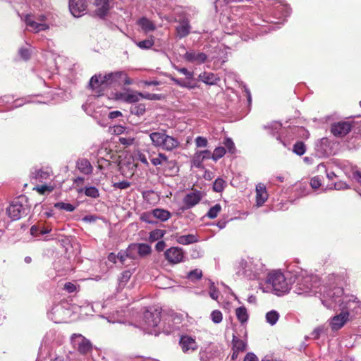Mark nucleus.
<instances>
[{
  "label": "nucleus",
  "instance_id": "8fccbe9b",
  "mask_svg": "<svg viewBox=\"0 0 361 361\" xmlns=\"http://www.w3.org/2000/svg\"><path fill=\"white\" fill-rule=\"evenodd\" d=\"M202 276V271L199 269L190 271L188 274V278L191 281L199 280Z\"/></svg>",
  "mask_w": 361,
  "mask_h": 361
},
{
  "label": "nucleus",
  "instance_id": "a19ab883",
  "mask_svg": "<svg viewBox=\"0 0 361 361\" xmlns=\"http://www.w3.org/2000/svg\"><path fill=\"white\" fill-rule=\"evenodd\" d=\"M293 152L296 154L297 155L302 156L306 152V147L305 144L302 142H297L293 145Z\"/></svg>",
  "mask_w": 361,
  "mask_h": 361
},
{
  "label": "nucleus",
  "instance_id": "0e129e2a",
  "mask_svg": "<svg viewBox=\"0 0 361 361\" xmlns=\"http://www.w3.org/2000/svg\"><path fill=\"white\" fill-rule=\"evenodd\" d=\"M117 258L119 259V261L123 264H125V262L127 258H128V256L127 255V252L126 250H121L118 255Z\"/></svg>",
  "mask_w": 361,
  "mask_h": 361
},
{
  "label": "nucleus",
  "instance_id": "603ef678",
  "mask_svg": "<svg viewBox=\"0 0 361 361\" xmlns=\"http://www.w3.org/2000/svg\"><path fill=\"white\" fill-rule=\"evenodd\" d=\"M224 144L229 153L233 154L235 152V145L231 138H229V137L226 138L224 142Z\"/></svg>",
  "mask_w": 361,
  "mask_h": 361
},
{
  "label": "nucleus",
  "instance_id": "2f4dec72",
  "mask_svg": "<svg viewBox=\"0 0 361 361\" xmlns=\"http://www.w3.org/2000/svg\"><path fill=\"white\" fill-rule=\"evenodd\" d=\"M235 315L238 321L241 324L247 322L248 319V314L245 307H239L235 310Z\"/></svg>",
  "mask_w": 361,
  "mask_h": 361
},
{
  "label": "nucleus",
  "instance_id": "4d7b16f0",
  "mask_svg": "<svg viewBox=\"0 0 361 361\" xmlns=\"http://www.w3.org/2000/svg\"><path fill=\"white\" fill-rule=\"evenodd\" d=\"M208 141L204 137L198 136L195 138V145L197 147H206Z\"/></svg>",
  "mask_w": 361,
  "mask_h": 361
},
{
  "label": "nucleus",
  "instance_id": "412c9836",
  "mask_svg": "<svg viewBox=\"0 0 361 361\" xmlns=\"http://www.w3.org/2000/svg\"><path fill=\"white\" fill-rule=\"evenodd\" d=\"M150 161L155 166L159 165L173 166L176 164L175 161L169 160L168 157L165 154L161 152L159 153L156 157L151 158Z\"/></svg>",
  "mask_w": 361,
  "mask_h": 361
},
{
  "label": "nucleus",
  "instance_id": "c03bdc74",
  "mask_svg": "<svg viewBox=\"0 0 361 361\" xmlns=\"http://www.w3.org/2000/svg\"><path fill=\"white\" fill-rule=\"evenodd\" d=\"M85 195L92 198H97L99 196V192L96 187L90 186L85 188Z\"/></svg>",
  "mask_w": 361,
  "mask_h": 361
},
{
  "label": "nucleus",
  "instance_id": "4be33fe9",
  "mask_svg": "<svg viewBox=\"0 0 361 361\" xmlns=\"http://www.w3.org/2000/svg\"><path fill=\"white\" fill-rule=\"evenodd\" d=\"M76 167L80 173L85 175H90L93 172L91 163L85 158L79 159L76 162Z\"/></svg>",
  "mask_w": 361,
  "mask_h": 361
},
{
  "label": "nucleus",
  "instance_id": "79ce46f5",
  "mask_svg": "<svg viewBox=\"0 0 361 361\" xmlns=\"http://www.w3.org/2000/svg\"><path fill=\"white\" fill-rule=\"evenodd\" d=\"M226 185V181L222 178H216L213 184V190L216 192H221L224 190Z\"/></svg>",
  "mask_w": 361,
  "mask_h": 361
},
{
  "label": "nucleus",
  "instance_id": "4c0bfd02",
  "mask_svg": "<svg viewBox=\"0 0 361 361\" xmlns=\"http://www.w3.org/2000/svg\"><path fill=\"white\" fill-rule=\"evenodd\" d=\"M126 252L130 259H137L139 256L136 243L130 244L126 249Z\"/></svg>",
  "mask_w": 361,
  "mask_h": 361
},
{
  "label": "nucleus",
  "instance_id": "2eb2a0df",
  "mask_svg": "<svg viewBox=\"0 0 361 361\" xmlns=\"http://www.w3.org/2000/svg\"><path fill=\"white\" fill-rule=\"evenodd\" d=\"M179 24L176 27L177 37L180 39L187 37L191 30L190 21L186 18H183L178 21Z\"/></svg>",
  "mask_w": 361,
  "mask_h": 361
},
{
  "label": "nucleus",
  "instance_id": "9b49d317",
  "mask_svg": "<svg viewBox=\"0 0 361 361\" xmlns=\"http://www.w3.org/2000/svg\"><path fill=\"white\" fill-rule=\"evenodd\" d=\"M164 257L170 264H178L184 260L185 253L182 248L172 247L165 251Z\"/></svg>",
  "mask_w": 361,
  "mask_h": 361
},
{
  "label": "nucleus",
  "instance_id": "7c9ffc66",
  "mask_svg": "<svg viewBox=\"0 0 361 361\" xmlns=\"http://www.w3.org/2000/svg\"><path fill=\"white\" fill-rule=\"evenodd\" d=\"M233 350H236L238 352H243L246 349V342L240 338H238L235 336L233 337Z\"/></svg>",
  "mask_w": 361,
  "mask_h": 361
},
{
  "label": "nucleus",
  "instance_id": "dca6fc26",
  "mask_svg": "<svg viewBox=\"0 0 361 361\" xmlns=\"http://www.w3.org/2000/svg\"><path fill=\"white\" fill-rule=\"evenodd\" d=\"M315 149L319 156H328L331 154V142L329 138L323 137L318 140Z\"/></svg>",
  "mask_w": 361,
  "mask_h": 361
},
{
  "label": "nucleus",
  "instance_id": "393cba45",
  "mask_svg": "<svg viewBox=\"0 0 361 361\" xmlns=\"http://www.w3.org/2000/svg\"><path fill=\"white\" fill-rule=\"evenodd\" d=\"M268 195L266 188L263 184H258L256 186V202L257 206H262L267 200Z\"/></svg>",
  "mask_w": 361,
  "mask_h": 361
},
{
  "label": "nucleus",
  "instance_id": "6e6d98bb",
  "mask_svg": "<svg viewBox=\"0 0 361 361\" xmlns=\"http://www.w3.org/2000/svg\"><path fill=\"white\" fill-rule=\"evenodd\" d=\"M238 26H237L236 29L234 30V32L240 33V37L244 41H248L250 39H253V35H252L250 31H246L245 32L241 33V30H240L238 29Z\"/></svg>",
  "mask_w": 361,
  "mask_h": 361
},
{
  "label": "nucleus",
  "instance_id": "58836bf2",
  "mask_svg": "<svg viewBox=\"0 0 361 361\" xmlns=\"http://www.w3.org/2000/svg\"><path fill=\"white\" fill-rule=\"evenodd\" d=\"M171 80L173 81L177 85L181 87H186L188 89H194L196 87V85L192 83L191 81H183L181 79H178L174 77H171Z\"/></svg>",
  "mask_w": 361,
  "mask_h": 361
},
{
  "label": "nucleus",
  "instance_id": "cd10ccee",
  "mask_svg": "<svg viewBox=\"0 0 361 361\" xmlns=\"http://www.w3.org/2000/svg\"><path fill=\"white\" fill-rule=\"evenodd\" d=\"M140 97H143L142 93L140 92H130V93H121L120 97L124 102L128 103H134L140 100Z\"/></svg>",
  "mask_w": 361,
  "mask_h": 361
},
{
  "label": "nucleus",
  "instance_id": "c756f323",
  "mask_svg": "<svg viewBox=\"0 0 361 361\" xmlns=\"http://www.w3.org/2000/svg\"><path fill=\"white\" fill-rule=\"evenodd\" d=\"M138 25L145 32H150L155 30L154 24L147 18H142L138 20Z\"/></svg>",
  "mask_w": 361,
  "mask_h": 361
},
{
  "label": "nucleus",
  "instance_id": "b1692460",
  "mask_svg": "<svg viewBox=\"0 0 361 361\" xmlns=\"http://www.w3.org/2000/svg\"><path fill=\"white\" fill-rule=\"evenodd\" d=\"M25 21L27 26L29 27L31 30L35 32H39V31L46 30L49 28L48 24L44 23H37L33 20L29 16H26Z\"/></svg>",
  "mask_w": 361,
  "mask_h": 361
},
{
  "label": "nucleus",
  "instance_id": "ea45409f",
  "mask_svg": "<svg viewBox=\"0 0 361 361\" xmlns=\"http://www.w3.org/2000/svg\"><path fill=\"white\" fill-rule=\"evenodd\" d=\"M154 44L153 37L150 38L136 42L137 46L142 49H150Z\"/></svg>",
  "mask_w": 361,
  "mask_h": 361
},
{
  "label": "nucleus",
  "instance_id": "37998d69",
  "mask_svg": "<svg viewBox=\"0 0 361 361\" xmlns=\"http://www.w3.org/2000/svg\"><path fill=\"white\" fill-rule=\"evenodd\" d=\"M221 210V207L219 204H216L214 206L212 207L209 211L207 212V216L209 219H214L216 218L219 213Z\"/></svg>",
  "mask_w": 361,
  "mask_h": 361
},
{
  "label": "nucleus",
  "instance_id": "72a5a7b5",
  "mask_svg": "<svg viewBox=\"0 0 361 361\" xmlns=\"http://www.w3.org/2000/svg\"><path fill=\"white\" fill-rule=\"evenodd\" d=\"M265 317L267 322L273 326L278 322L279 319V314L276 310H271L266 314Z\"/></svg>",
  "mask_w": 361,
  "mask_h": 361
},
{
  "label": "nucleus",
  "instance_id": "39448f33",
  "mask_svg": "<svg viewBox=\"0 0 361 361\" xmlns=\"http://www.w3.org/2000/svg\"><path fill=\"white\" fill-rule=\"evenodd\" d=\"M266 283L268 289H265L262 284H260V289L263 292L271 290L278 296L288 293L290 289V281H288L286 277L279 271L269 274L266 280Z\"/></svg>",
  "mask_w": 361,
  "mask_h": 361
},
{
  "label": "nucleus",
  "instance_id": "0eeeda50",
  "mask_svg": "<svg viewBox=\"0 0 361 361\" xmlns=\"http://www.w3.org/2000/svg\"><path fill=\"white\" fill-rule=\"evenodd\" d=\"M161 321V311L154 309V310H146L143 317V329L148 334L157 335L156 330H152L158 326Z\"/></svg>",
  "mask_w": 361,
  "mask_h": 361
},
{
  "label": "nucleus",
  "instance_id": "f3484780",
  "mask_svg": "<svg viewBox=\"0 0 361 361\" xmlns=\"http://www.w3.org/2000/svg\"><path fill=\"white\" fill-rule=\"evenodd\" d=\"M202 194L200 191H195L187 194L183 198L185 209H190L198 204L202 200Z\"/></svg>",
  "mask_w": 361,
  "mask_h": 361
},
{
  "label": "nucleus",
  "instance_id": "3c124183",
  "mask_svg": "<svg viewBox=\"0 0 361 361\" xmlns=\"http://www.w3.org/2000/svg\"><path fill=\"white\" fill-rule=\"evenodd\" d=\"M211 319L215 324H219L222 321V313L219 310H214L210 315Z\"/></svg>",
  "mask_w": 361,
  "mask_h": 361
},
{
  "label": "nucleus",
  "instance_id": "7ed1b4c3",
  "mask_svg": "<svg viewBox=\"0 0 361 361\" xmlns=\"http://www.w3.org/2000/svg\"><path fill=\"white\" fill-rule=\"evenodd\" d=\"M295 283L294 292L298 295L310 296L316 295L319 293L320 280L316 275L301 271L295 276Z\"/></svg>",
  "mask_w": 361,
  "mask_h": 361
},
{
  "label": "nucleus",
  "instance_id": "9d476101",
  "mask_svg": "<svg viewBox=\"0 0 361 361\" xmlns=\"http://www.w3.org/2000/svg\"><path fill=\"white\" fill-rule=\"evenodd\" d=\"M353 122L343 121L334 123L331 126V132L336 137H343L352 129Z\"/></svg>",
  "mask_w": 361,
  "mask_h": 361
},
{
  "label": "nucleus",
  "instance_id": "6e6552de",
  "mask_svg": "<svg viewBox=\"0 0 361 361\" xmlns=\"http://www.w3.org/2000/svg\"><path fill=\"white\" fill-rule=\"evenodd\" d=\"M353 305H347L345 308H340L341 312L331 319L330 326L333 331L341 329L350 319L349 310L353 307ZM355 307L357 305H354Z\"/></svg>",
  "mask_w": 361,
  "mask_h": 361
},
{
  "label": "nucleus",
  "instance_id": "5701e85b",
  "mask_svg": "<svg viewBox=\"0 0 361 361\" xmlns=\"http://www.w3.org/2000/svg\"><path fill=\"white\" fill-rule=\"evenodd\" d=\"M198 80L207 85H214L217 84L220 78L213 73L203 72L199 75Z\"/></svg>",
  "mask_w": 361,
  "mask_h": 361
},
{
  "label": "nucleus",
  "instance_id": "f704fd0d",
  "mask_svg": "<svg viewBox=\"0 0 361 361\" xmlns=\"http://www.w3.org/2000/svg\"><path fill=\"white\" fill-rule=\"evenodd\" d=\"M132 276V272L130 270H126L123 271L118 278V286L119 288H123L127 282L129 281Z\"/></svg>",
  "mask_w": 361,
  "mask_h": 361
},
{
  "label": "nucleus",
  "instance_id": "f8f14e48",
  "mask_svg": "<svg viewBox=\"0 0 361 361\" xmlns=\"http://www.w3.org/2000/svg\"><path fill=\"white\" fill-rule=\"evenodd\" d=\"M86 7L85 0H69V10L74 17L82 16L86 10Z\"/></svg>",
  "mask_w": 361,
  "mask_h": 361
},
{
  "label": "nucleus",
  "instance_id": "774afa93",
  "mask_svg": "<svg viewBox=\"0 0 361 361\" xmlns=\"http://www.w3.org/2000/svg\"><path fill=\"white\" fill-rule=\"evenodd\" d=\"M244 361H258V358L254 353H248L245 355Z\"/></svg>",
  "mask_w": 361,
  "mask_h": 361
},
{
  "label": "nucleus",
  "instance_id": "e2e57ef3",
  "mask_svg": "<svg viewBox=\"0 0 361 361\" xmlns=\"http://www.w3.org/2000/svg\"><path fill=\"white\" fill-rule=\"evenodd\" d=\"M152 216V212H143L140 216V220L147 224H153V221L151 219Z\"/></svg>",
  "mask_w": 361,
  "mask_h": 361
},
{
  "label": "nucleus",
  "instance_id": "c85d7f7f",
  "mask_svg": "<svg viewBox=\"0 0 361 361\" xmlns=\"http://www.w3.org/2000/svg\"><path fill=\"white\" fill-rule=\"evenodd\" d=\"M49 176V172L42 169L35 170V172L32 173V178L40 183H43L47 180Z\"/></svg>",
  "mask_w": 361,
  "mask_h": 361
},
{
  "label": "nucleus",
  "instance_id": "c9c22d12",
  "mask_svg": "<svg viewBox=\"0 0 361 361\" xmlns=\"http://www.w3.org/2000/svg\"><path fill=\"white\" fill-rule=\"evenodd\" d=\"M281 123L277 121H273L264 126V129L269 130L270 134L275 135L276 133L281 129Z\"/></svg>",
  "mask_w": 361,
  "mask_h": 361
},
{
  "label": "nucleus",
  "instance_id": "052dcab7",
  "mask_svg": "<svg viewBox=\"0 0 361 361\" xmlns=\"http://www.w3.org/2000/svg\"><path fill=\"white\" fill-rule=\"evenodd\" d=\"M317 169H318V171H324V172H326V177L329 180H332L334 177L336 176V175L334 172H329V173L327 172V170L326 169V166L324 164H319L317 166Z\"/></svg>",
  "mask_w": 361,
  "mask_h": 361
},
{
  "label": "nucleus",
  "instance_id": "f257e3e1",
  "mask_svg": "<svg viewBox=\"0 0 361 361\" xmlns=\"http://www.w3.org/2000/svg\"><path fill=\"white\" fill-rule=\"evenodd\" d=\"M322 304L328 309H334L336 306L345 308L347 305H360L354 295H345L343 289L337 286H321L319 293Z\"/></svg>",
  "mask_w": 361,
  "mask_h": 361
},
{
  "label": "nucleus",
  "instance_id": "864d4df0",
  "mask_svg": "<svg viewBox=\"0 0 361 361\" xmlns=\"http://www.w3.org/2000/svg\"><path fill=\"white\" fill-rule=\"evenodd\" d=\"M212 154L209 150H203L200 152H197V159L200 162V160L209 159H212Z\"/></svg>",
  "mask_w": 361,
  "mask_h": 361
},
{
  "label": "nucleus",
  "instance_id": "bf43d9fd",
  "mask_svg": "<svg viewBox=\"0 0 361 361\" xmlns=\"http://www.w3.org/2000/svg\"><path fill=\"white\" fill-rule=\"evenodd\" d=\"M209 295L213 300H217L219 298V290L214 286V283L213 282H211L209 287Z\"/></svg>",
  "mask_w": 361,
  "mask_h": 361
},
{
  "label": "nucleus",
  "instance_id": "a878e982",
  "mask_svg": "<svg viewBox=\"0 0 361 361\" xmlns=\"http://www.w3.org/2000/svg\"><path fill=\"white\" fill-rule=\"evenodd\" d=\"M176 241L179 244L187 245L197 243L199 241V238L197 235L195 234H188L177 236Z\"/></svg>",
  "mask_w": 361,
  "mask_h": 361
},
{
  "label": "nucleus",
  "instance_id": "f03ea898",
  "mask_svg": "<svg viewBox=\"0 0 361 361\" xmlns=\"http://www.w3.org/2000/svg\"><path fill=\"white\" fill-rule=\"evenodd\" d=\"M123 84L129 85L132 84V80L124 71H116L103 76L102 75H93L90 80L89 85L92 90L100 93L102 90L109 86L116 87Z\"/></svg>",
  "mask_w": 361,
  "mask_h": 361
},
{
  "label": "nucleus",
  "instance_id": "680f3d73",
  "mask_svg": "<svg viewBox=\"0 0 361 361\" xmlns=\"http://www.w3.org/2000/svg\"><path fill=\"white\" fill-rule=\"evenodd\" d=\"M322 185V180L319 176H314L310 180V185L313 189L319 188Z\"/></svg>",
  "mask_w": 361,
  "mask_h": 361
},
{
  "label": "nucleus",
  "instance_id": "1a4fd4ad",
  "mask_svg": "<svg viewBox=\"0 0 361 361\" xmlns=\"http://www.w3.org/2000/svg\"><path fill=\"white\" fill-rule=\"evenodd\" d=\"M6 212L8 216L16 221L27 214V208L18 200H15L11 203Z\"/></svg>",
  "mask_w": 361,
  "mask_h": 361
},
{
  "label": "nucleus",
  "instance_id": "20e7f679",
  "mask_svg": "<svg viewBox=\"0 0 361 361\" xmlns=\"http://www.w3.org/2000/svg\"><path fill=\"white\" fill-rule=\"evenodd\" d=\"M265 271V266L256 258L242 259L236 267V274L250 280L259 279Z\"/></svg>",
  "mask_w": 361,
  "mask_h": 361
},
{
  "label": "nucleus",
  "instance_id": "09e8293b",
  "mask_svg": "<svg viewBox=\"0 0 361 361\" xmlns=\"http://www.w3.org/2000/svg\"><path fill=\"white\" fill-rule=\"evenodd\" d=\"M54 207L59 209L66 210L67 212H73L75 209V207L70 203L65 202H56Z\"/></svg>",
  "mask_w": 361,
  "mask_h": 361
},
{
  "label": "nucleus",
  "instance_id": "5fc2aeb1",
  "mask_svg": "<svg viewBox=\"0 0 361 361\" xmlns=\"http://www.w3.org/2000/svg\"><path fill=\"white\" fill-rule=\"evenodd\" d=\"M18 54L23 59L28 60L30 58L31 51L27 48H20Z\"/></svg>",
  "mask_w": 361,
  "mask_h": 361
},
{
  "label": "nucleus",
  "instance_id": "338daca9",
  "mask_svg": "<svg viewBox=\"0 0 361 361\" xmlns=\"http://www.w3.org/2000/svg\"><path fill=\"white\" fill-rule=\"evenodd\" d=\"M126 130V128L123 126H121V125H117V126H114L112 129H111V131L113 133L116 134V135H121Z\"/></svg>",
  "mask_w": 361,
  "mask_h": 361
},
{
  "label": "nucleus",
  "instance_id": "13d9d810",
  "mask_svg": "<svg viewBox=\"0 0 361 361\" xmlns=\"http://www.w3.org/2000/svg\"><path fill=\"white\" fill-rule=\"evenodd\" d=\"M130 186V183L128 180H123L121 182L114 183L113 187L117 189H127Z\"/></svg>",
  "mask_w": 361,
  "mask_h": 361
},
{
  "label": "nucleus",
  "instance_id": "49530a36",
  "mask_svg": "<svg viewBox=\"0 0 361 361\" xmlns=\"http://www.w3.org/2000/svg\"><path fill=\"white\" fill-rule=\"evenodd\" d=\"M226 154V149L224 147H218L215 148L212 153V159L214 161H217L224 156Z\"/></svg>",
  "mask_w": 361,
  "mask_h": 361
},
{
  "label": "nucleus",
  "instance_id": "69168bd1",
  "mask_svg": "<svg viewBox=\"0 0 361 361\" xmlns=\"http://www.w3.org/2000/svg\"><path fill=\"white\" fill-rule=\"evenodd\" d=\"M345 188H348V185L343 181H339V182L335 183L334 184V187L330 188V189H334V190H343V189H345Z\"/></svg>",
  "mask_w": 361,
  "mask_h": 361
},
{
  "label": "nucleus",
  "instance_id": "bb28decb",
  "mask_svg": "<svg viewBox=\"0 0 361 361\" xmlns=\"http://www.w3.org/2000/svg\"><path fill=\"white\" fill-rule=\"evenodd\" d=\"M152 216L161 221H166L171 216V214L166 209L156 208L152 210Z\"/></svg>",
  "mask_w": 361,
  "mask_h": 361
},
{
  "label": "nucleus",
  "instance_id": "423d86ee",
  "mask_svg": "<svg viewBox=\"0 0 361 361\" xmlns=\"http://www.w3.org/2000/svg\"><path fill=\"white\" fill-rule=\"evenodd\" d=\"M149 137L154 146L166 151H172L180 145L177 138L167 135L165 130L153 132Z\"/></svg>",
  "mask_w": 361,
  "mask_h": 361
},
{
  "label": "nucleus",
  "instance_id": "ddd939ff",
  "mask_svg": "<svg viewBox=\"0 0 361 361\" xmlns=\"http://www.w3.org/2000/svg\"><path fill=\"white\" fill-rule=\"evenodd\" d=\"M183 59L190 63L202 64L207 61V56L203 52H197L195 50H190L186 51V53L183 55Z\"/></svg>",
  "mask_w": 361,
  "mask_h": 361
},
{
  "label": "nucleus",
  "instance_id": "e433bc0d",
  "mask_svg": "<svg viewBox=\"0 0 361 361\" xmlns=\"http://www.w3.org/2000/svg\"><path fill=\"white\" fill-rule=\"evenodd\" d=\"M165 233H166L165 230L154 229L149 233V240L152 242L157 241V240H159V239H161V238H163L164 235H165Z\"/></svg>",
  "mask_w": 361,
  "mask_h": 361
},
{
  "label": "nucleus",
  "instance_id": "aec40b11",
  "mask_svg": "<svg viewBox=\"0 0 361 361\" xmlns=\"http://www.w3.org/2000/svg\"><path fill=\"white\" fill-rule=\"evenodd\" d=\"M275 4H279L276 6V15L279 16V18H286L290 15L291 8L286 4L284 0H276Z\"/></svg>",
  "mask_w": 361,
  "mask_h": 361
},
{
  "label": "nucleus",
  "instance_id": "4468645a",
  "mask_svg": "<svg viewBox=\"0 0 361 361\" xmlns=\"http://www.w3.org/2000/svg\"><path fill=\"white\" fill-rule=\"evenodd\" d=\"M179 344L185 353L195 351L197 349L198 345L195 340L189 336H182Z\"/></svg>",
  "mask_w": 361,
  "mask_h": 361
},
{
  "label": "nucleus",
  "instance_id": "473e14b6",
  "mask_svg": "<svg viewBox=\"0 0 361 361\" xmlns=\"http://www.w3.org/2000/svg\"><path fill=\"white\" fill-rule=\"evenodd\" d=\"M138 255L144 257L150 254L152 249L151 247L146 243H136Z\"/></svg>",
  "mask_w": 361,
  "mask_h": 361
},
{
  "label": "nucleus",
  "instance_id": "6ab92c4d",
  "mask_svg": "<svg viewBox=\"0 0 361 361\" xmlns=\"http://www.w3.org/2000/svg\"><path fill=\"white\" fill-rule=\"evenodd\" d=\"M75 340L74 341L75 344L78 345V351L80 353L85 354L90 352L92 349V345L90 341L86 339L85 337L81 335H75Z\"/></svg>",
  "mask_w": 361,
  "mask_h": 361
},
{
  "label": "nucleus",
  "instance_id": "de8ad7c7",
  "mask_svg": "<svg viewBox=\"0 0 361 361\" xmlns=\"http://www.w3.org/2000/svg\"><path fill=\"white\" fill-rule=\"evenodd\" d=\"M145 105L143 104H138L130 108V112L133 114L140 116L145 112Z\"/></svg>",
  "mask_w": 361,
  "mask_h": 361
},
{
  "label": "nucleus",
  "instance_id": "a211bd4d",
  "mask_svg": "<svg viewBox=\"0 0 361 361\" xmlns=\"http://www.w3.org/2000/svg\"><path fill=\"white\" fill-rule=\"evenodd\" d=\"M110 4L111 1L107 0H95L96 14L100 18H104L111 8Z\"/></svg>",
  "mask_w": 361,
  "mask_h": 361
},
{
  "label": "nucleus",
  "instance_id": "a18cd8bd",
  "mask_svg": "<svg viewBox=\"0 0 361 361\" xmlns=\"http://www.w3.org/2000/svg\"><path fill=\"white\" fill-rule=\"evenodd\" d=\"M177 71H178L179 73L183 74L186 79L188 80V81H191L194 79V73L192 71H189L187 68H180L177 66H173Z\"/></svg>",
  "mask_w": 361,
  "mask_h": 361
}]
</instances>
